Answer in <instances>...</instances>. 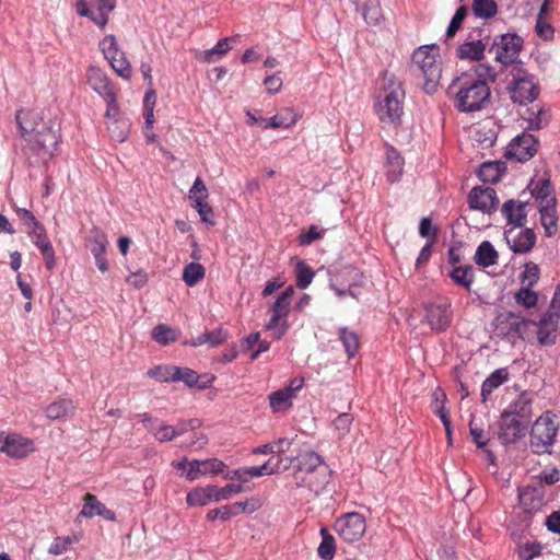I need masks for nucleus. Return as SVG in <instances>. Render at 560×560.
<instances>
[{
  "label": "nucleus",
  "mask_w": 560,
  "mask_h": 560,
  "mask_svg": "<svg viewBox=\"0 0 560 560\" xmlns=\"http://www.w3.org/2000/svg\"><path fill=\"white\" fill-rule=\"evenodd\" d=\"M405 90L401 80L395 74L385 72L380 80L375 112L380 121L388 126H397L404 115Z\"/></svg>",
  "instance_id": "nucleus-1"
},
{
  "label": "nucleus",
  "mask_w": 560,
  "mask_h": 560,
  "mask_svg": "<svg viewBox=\"0 0 560 560\" xmlns=\"http://www.w3.org/2000/svg\"><path fill=\"white\" fill-rule=\"evenodd\" d=\"M15 119L31 150L43 159L50 158L59 142L58 131L52 128H44L42 131L36 132L35 136H32L37 126V119H40L39 114L35 110H18Z\"/></svg>",
  "instance_id": "nucleus-2"
},
{
  "label": "nucleus",
  "mask_w": 560,
  "mask_h": 560,
  "mask_svg": "<svg viewBox=\"0 0 560 560\" xmlns=\"http://www.w3.org/2000/svg\"><path fill=\"white\" fill-rule=\"evenodd\" d=\"M448 90L455 92L456 107L464 113L480 110L490 101L488 83L480 79L459 75L454 79Z\"/></svg>",
  "instance_id": "nucleus-3"
},
{
  "label": "nucleus",
  "mask_w": 560,
  "mask_h": 560,
  "mask_svg": "<svg viewBox=\"0 0 560 560\" xmlns=\"http://www.w3.org/2000/svg\"><path fill=\"white\" fill-rule=\"evenodd\" d=\"M411 65L413 71L422 77L425 92L433 93L442 75L439 46L431 44L417 48L412 54Z\"/></svg>",
  "instance_id": "nucleus-4"
},
{
  "label": "nucleus",
  "mask_w": 560,
  "mask_h": 560,
  "mask_svg": "<svg viewBox=\"0 0 560 560\" xmlns=\"http://www.w3.org/2000/svg\"><path fill=\"white\" fill-rule=\"evenodd\" d=\"M557 425L549 413L540 416L533 424L530 432V446L535 453H548L555 441Z\"/></svg>",
  "instance_id": "nucleus-5"
},
{
  "label": "nucleus",
  "mask_w": 560,
  "mask_h": 560,
  "mask_svg": "<svg viewBox=\"0 0 560 560\" xmlns=\"http://www.w3.org/2000/svg\"><path fill=\"white\" fill-rule=\"evenodd\" d=\"M100 48L104 57L108 60L113 70L122 79H130L132 75L131 65L124 51L119 49L117 39L114 35H107L100 42Z\"/></svg>",
  "instance_id": "nucleus-6"
},
{
  "label": "nucleus",
  "mask_w": 560,
  "mask_h": 560,
  "mask_svg": "<svg viewBox=\"0 0 560 560\" xmlns=\"http://www.w3.org/2000/svg\"><path fill=\"white\" fill-rule=\"evenodd\" d=\"M523 47V39L516 34H502L494 38L490 51L494 59L502 65L513 63L520 55Z\"/></svg>",
  "instance_id": "nucleus-7"
},
{
  "label": "nucleus",
  "mask_w": 560,
  "mask_h": 560,
  "mask_svg": "<svg viewBox=\"0 0 560 560\" xmlns=\"http://www.w3.org/2000/svg\"><path fill=\"white\" fill-rule=\"evenodd\" d=\"M509 92L514 103L526 104L533 102L538 96V86L533 75L518 69L513 73L509 84Z\"/></svg>",
  "instance_id": "nucleus-8"
},
{
  "label": "nucleus",
  "mask_w": 560,
  "mask_h": 560,
  "mask_svg": "<svg viewBox=\"0 0 560 560\" xmlns=\"http://www.w3.org/2000/svg\"><path fill=\"white\" fill-rule=\"evenodd\" d=\"M89 85L104 98L107 104V115L116 110V93L107 74L97 67L91 66L86 72Z\"/></svg>",
  "instance_id": "nucleus-9"
},
{
  "label": "nucleus",
  "mask_w": 560,
  "mask_h": 560,
  "mask_svg": "<svg viewBox=\"0 0 560 560\" xmlns=\"http://www.w3.org/2000/svg\"><path fill=\"white\" fill-rule=\"evenodd\" d=\"M334 529L345 541H357L365 533V518L357 512L347 513L336 520Z\"/></svg>",
  "instance_id": "nucleus-10"
},
{
  "label": "nucleus",
  "mask_w": 560,
  "mask_h": 560,
  "mask_svg": "<svg viewBox=\"0 0 560 560\" xmlns=\"http://www.w3.org/2000/svg\"><path fill=\"white\" fill-rule=\"evenodd\" d=\"M330 474L328 467H322L314 472H293V486L296 489L307 491L308 493H320L329 482Z\"/></svg>",
  "instance_id": "nucleus-11"
},
{
  "label": "nucleus",
  "mask_w": 560,
  "mask_h": 560,
  "mask_svg": "<svg viewBox=\"0 0 560 560\" xmlns=\"http://www.w3.org/2000/svg\"><path fill=\"white\" fill-rule=\"evenodd\" d=\"M303 378H293L288 386L271 393L268 397L273 412H281L292 407L293 399L303 387Z\"/></svg>",
  "instance_id": "nucleus-12"
},
{
  "label": "nucleus",
  "mask_w": 560,
  "mask_h": 560,
  "mask_svg": "<svg viewBox=\"0 0 560 560\" xmlns=\"http://www.w3.org/2000/svg\"><path fill=\"white\" fill-rule=\"evenodd\" d=\"M261 506L260 500L257 498H250L242 502H235L232 504H228L221 506L219 509H213L208 512L207 518L209 521H214L217 518H221L222 521H226L233 516L240 515L241 513H254Z\"/></svg>",
  "instance_id": "nucleus-13"
},
{
  "label": "nucleus",
  "mask_w": 560,
  "mask_h": 560,
  "mask_svg": "<svg viewBox=\"0 0 560 560\" xmlns=\"http://www.w3.org/2000/svg\"><path fill=\"white\" fill-rule=\"evenodd\" d=\"M537 151V141L530 133H522L514 138L508 147L506 155L518 162L532 159Z\"/></svg>",
  "instance_id": "nucleus-14"
},
{
  "label": "nucleus",
  "mask_w": 560,
  "mask_h": 560,
  "mask_svg": "<svg viewBox=\"0 0 560 560\" xmlns=\"http://www.w3.org/2000/svg\"><path fill=\"white\" fill-rule=\"evenodd\" d=\"M468 202L471 209L491 213L497 210L499 199L491 187H475L470 190Z\"/></svg>",
  "instance_id": "nucleus-15"
},
{
  "label": "nucleus",
  "mask_w": 560,
  "mask_h": 560,
  "mask_svg": "<svg viewBox=\"0 0 560 560\" xmlns=\"http://www.w3.org/2000/svg\"><path fill=\"white\" fill-rule=\"evenodd\" d=\"M35 452L34 441L18 433L4 436V453L12 458H24Z\"/></svg>",
  "instance_id": "nucleus-16"
},
{
  "label": "nucleus",
  "mask_w": 560,
  "mask_h": 560,
  "mask_svg": "<svg viewBox=\"0 0 560 560\" xmlns=\"http://www.w3.org/2000/svg\"><path fill=\"white\" fill-rule=\"evenodd\" d=\"M425 320L434 331L445 330L452 322L450 304H431L427 307Z\"/></svg>",
  "instance_id": "nucleus-17"
},
{
  "label": "nucleus",
  "mask_w": 560,
  "mask_h": 560,
  "mask_svg": "<svg viewBox=\"0 0 560 560\" xmlns=\"http://www.w3.org/2000/svg\"><path fill=\"white\" fill-rule=\"evenodd\" d=\"M224 463L217 458L191 460L188 463L187 478L196 480L200 476L217 475L223 471Z\"/></svg>",
  "instance_id": "nucleus-18"
},
{
  "label": "nucleus",
  "mask_w": 560,
  "mask_h": 560,
  "mask_svg": "<svg viewBox=\"0 0 560 560\" xmlns=\"http://www.w3.org/2000/svg\"><path fill=\"white\" fill-rule=\"evenodd\" d=\"M105 117L107 130L112 139L117 142H124L130 131V121L127 118L119 116L117 105L116 110L112 112L110 116H108L106 113Z\"/></svg>",
  "instance_id": "nucleus-19"
},
{
  "label": "nucleus",
  "mask_w": 560,
  "mask_h": 560,
  "mask_svg": "<svg viewBox=\"0 0 560 560\" xmlns=\"http://www.w3.org/2000/svg\"><path fill=\"white\" fill-rule=\"evenodd\" d=\"M505 238L514 253H527L536 243V235L530 229L520 231L517 234L509 230L505 232Z\"/></svg>",
  "instance_id": "nucleus-20"
},
{
  "label": "nucleus",
  "mask_w": 560,
  "mask_h": 560,
  "mask_svg": "<svg viewBox=\"0 0 560 560\" xmlns=\"http://www.w3.org/2000/svg\"><path fill=\"white\" fill-rule=\"evenodd\" d=\"M28 235L32 238L33 244L40 250L46 267L48 269H52L55 267V250L46 235L44 226L36 231H31V234Z\"/></svg>",
  "instance_id": "nucleus-21"
},
{
  "label": "nucleus",
  "mask_w": 560,
  "mask_h": 560,
  "mask_svg": "<svg viewBox=\"0 0 560 560\" xmlns=\"http://www.w3.org/2000/svg\"><path fill=\"white\" fill-rule=\"evenodd\" d=\"M301 116L291 107L283 108L280 113L275 116L268 118L267 120H261V127L264 129L272 128H283L289 129L294 126Z\"/></svg>",
  "instance_id": "nucleus-22"
},
{
  "label": "nucleus",
  "mask_w": 560,
  "mask_h": 560,
  "mask_svg": "<svg viewBox=\"0 0 560 560\" xmlns=\"http://www.w3.org/2000/svg\"><path fill=\"white\" fill-rule=\"evenodd\" d=\"M524 427L518 419L509 415V412H503L502 415V423H501V439L504 443H511L516 441L523 435Z\"/></svg>",
  "instance_id": "nucleus-23"
},
{
  "label": "nucleus",
  "mask_w": 560,
  "mask_h": 560,
  "mask_svg": "<svg viewBox=\"0 0 560 560\" xmlns=\"http://www.w3.org/2000/svg\"><path fill=\"white\" fill-rule=\"evenodd\" d=\"M364 20L370 24H378L383 18L378 0H351Z\"/></svg>",
  "instance_id": "nucleus-24"
},
{
  "label": "nucleus",
  "mask_w": 560,
  "mask_h": 560,
  "mask_svg": "<svg viewBox=\"0 0 560 560\" xmlns=\"http://www.w3.org/2000/svg\"><path fill=\"white\" fill-rule=\"evenodd\" d=\"M526 202L509 200L502 207V212L509 224L522 226L526 219Z\"/></svg>",
  "instance_id": "nucleus-25"
},
{
  "label": "nucleus",
  "mask_w": 560,
  "mask_h": 560,
  "mask_svg": "<svg viewBox=\"0 0 560 560\" xmlns=\"http://www.w3.org/2000/svg\"><path fill=\"white\" fill-rule=\"evenodd\" d=\"M230 38L225 37L220 39L214 47L207 50L197 51L195 57L198 61L203 63H213L219 61L226 52L230 51Z\"/></svg>",
  "instance_id": "nucleus-26"
},
{
  "label": "nucleus",
  "mask_w": 560,
  "mask_h": 560,
  "mask_svg": "<svg viewBox=\"0 0 560 560\" xmlns=\"http://www.w3.org/2000/svg\"><path fill=\"white\" fill-rule=\"evenodd\" d=\"M537 340L542 346L553 345L557 340L558 323L542 317L535 323Z\"/></svg>",
  "instance_id": "nucleus-27"
},
{
  "label": "nucleus",
  "mask_w": 560,
  "mask_h": 560,
  "mask_svg": "<svg viewBox=\"0 0 560 560\" xmlns=\"http://www.w3.org/2000/svg\"><path fill=\"white\" fill-rule=\"evenodd\" d=\"M75 406L70 399H59L45 408V415L50 420H60L73 415Z\"/></svg>",
  "instance_id": "nucleus-28"
},
{
  "label": "nucleus",
  "mask_w": 560,
  "mask_h": 560,
  "mask_svg": "<svg viewBox=\"0 0 560 560\" xmlns=\"http://www.w3.org/2000/svg\"><path fill=\"white\" fill-rule=\"evenodd\" d=\"M404 160L394 149L388 148L386 151V176L390 183L398 182L402 175Z\"/></svg>",
  "instance_id": "nucleus-29"
},
{
  "label": "nucleus",
  "mask_w": 560,
  "mask_h": 560,
  "mask_svg": "<svg viewBox=\"0 0 560 560\" xmlns=\"http://www.w3.org/2000/svg\"><path fill=\"white\" fill-rule=\"evenodd\" d=\"M322 467H328L322 456L316 454L315 452L308 451L305 452L298 457V466L294 469V472H314L319 470Z\"/></svg>",
  "instance_id": "nucleus-30"
},
{
  "label": "nucleus",
  "mask_w": 560,
  "mask_h": 560,
  "mask_svg": "<svg viewBox=\"0 0 560 560\" xmlns=\"http://www.w3.org/2000/svg\"><path fill=\"white\" fill-rule=\"evenodd\" d=\"M283 459H277L275 462V457H270L265 464L260 466L248 467L250 478L261 477L265 475H275L280 474L288 470L291 467V463L288 462L282 464Z\"/></svg>",
  "instance_id": "nucleus-31"
},
{
  "label": "nucleus",
  "mask_w": 560,
  "mask_h": 560,
  "mask_svg": "<svg viewBox=\"0 0 560 560\" xmlns=\"http://www.w3.org/2000/svg\"><path fill=\"white\" fill-rule=\"evenodd\" d=\"M212 501L217 502L214 486L195 488L186 497V502L190 506H203Z\"/></svg>",
  "instance_id": "nucleus-32"
},
{
  "label": "nucleus",
  "mask_w": 560,
  "mask_h": 560,
  "mask_svg": "<svg viewBox=\"0 0 560 560\" xmlns=\"http://www.w3.org/2000/svg\"><path fill=\"white\" fill-rule=\"evenodd\" d=\"M509 372L506 369L501 368L492 372L482 383L481 396L483 401L492 394L494 389L508 382Z\"/></svg>",
  "instance_id": "nucleus-33"
},
{
  "label": "nucleus",
  "mask_w": 560,
  "mask_h": 560,
  "mask_svg": "<svg viewBox=\"0 0 560 560\" xmlns=\"http://www.w3.org/2000/svg\"><path fill=\"white\" fill-rule=\"evenodd\" d=\"M75 11L79 15L89 18L92 22L102 28L108 22V18L105 16L104 13L101 12L95 4L89 5L85 0H78L75 2Z\"/></svg>",
  "instance_id": "nucleus-34"
},
{
  "label": "nucleus",
  "mask_w": 560,
  "mask_h": 560,
  "mask_svg": "<svg viewBox=\"0 0 560 560\" xmlns=\"http://www.w3.org/2000/svg\"><path fill=\"white\" fill-rule=\"evenodd\" d=\"M475 261L482 267L493 266L498 261V252L490 242L485 241L476 250Z\"/></svg>",
  "instance_id": "nucleus-35"
},
{
  "label": "nucleus",
  "mask_w": 560,
  "mask_h": 560,
  "mask_svg": "<svg viewBox=\"0 0 560 560\" xmlns=\"http://www.w3.org/2000/svg\"><path fill=\"white\" fill-rule=\"evenodd\" d=\"M540 212V221L541 225L545 229L547 236H552L556 234L558 226V217L556 214V205L552 206H538Z\"/></svg>",
  "instance_id": "nucleus-36"
},
{
  "label": "nucleus",
  "mask_w": 560,
  "mask_h": 560,
  "mask_svg": "<svg viewBox=\"0 0 560 560\" xmlns=\"http://www.w3.org/2000/svg\"><path fill=\"white\" fill-rule=\"evenodd\" d=\"M450 277L457 284L470 291L475 280L474 268L471 266H458L450 271Z\"/></svg>",
  "instance_id": "nucleus-37"
},
{
  "label": "nucleus",
  "mask_w": 560,
  "mask_h": 560,
  "mask_svg": "<svg viewBox=\"0 0 560 560\" xmlns=\"http://www.w3.org/2000/svg\"><path fill=\"white\" fill-rule=\"evenodd\" d=\"M504 412H509V415L513 417L517 416L523 419H528L532 415V399L526 393H523Z\"/></svg>",
  "instance_id": "nucleus-38"
},
{
  "label": "nucleus",
  "mask_w": 560,
  "mask_h": 560,
  "mask_svg": "<svg viewBox=\"0 0 560 560\" xmlns=\"http://www.w3.org/2000/svg\"><path fill=\"white\" fill-rule=\"evenodd\" d=\"M322 542L317 548V555L323 560H331L336 553V542L334 536L326 527L320 528Z\"/></svg>",
  "instance_id": "nucleus-39"
},
{
  "label": "nucleus",
  "mask_w": 560,
  "mask_h": 560,
  "mask_svg": "<svg viewBox=\"0 0 560 560\" xmlns=\"http://www.w3.org/2000/svg\"><path fill=\"white\" fill-rule=\"evenodd\" d=\"M485 45L480 40L467 42L458 46L457 57L460 59L478 60L483 56Z\"/></svg>",
  "instance_id": "nucleus-40"
},
{
  "label": "nucleus",
  "mask_w": 560,
  "mask_h": 560,
  "mask_svg": "<svg viewBox=\"0 0 560 560\" xmlns=\"http://www.w3.org/2000/svg\"><path fill=\"white\" fill-rule=\"evenodd\" d=\"M206 275V270L199 262H189L184 267L183 281L188 287H195Z\"/></svg>",
  "instance_id": "nucleus-41"
},
{
  "label": "nucleus",
  "mask_w": 560,
  "mask_h": 560,
  "mask_svg": "<svg viewBox=\"0 0 560 560\" xmlns=\"http://www.w3.org/2000/svg\"><path fill=\"white\" fill-rule=\"evenodd\" d=\"M179 332L165 324L156 325L152 330V338L162 346L170 345L178 338Z\"/></svg>",
  "instance_id": "nucleus-42"
},
{
  "label": "nucleus",
  "mask_w": 560,
  "mask_h": 560,
  "mask_svg": "<svg viewBox=\"0 0 560 560\" xmlns=\"http://www.w3.org/2000/svg\"><path fill=\"white\" fill-rule=\"evenodd\" d=\"M501 175L502 167L498 162L483 163L478 171L479 178L486 183H495L501 178Z\"/></svg>",
  "instance_id": "nucleus-43"
},
{
  "label": "nucleus",
  "mask_w": 560,
  "mask_h": 560,
  "mask_svg": "<svg viewBox=\"0 0 560 560\" xmlns=\"http://www.w3.org/2000/svg\"><path fill=\"white\" fill-rule=\"evenodd\" d=\"M150 432L153 434V436L160 441V442H168L174 440L176 436H179L184 430L183 429H176L172 425H168L166 423H159L156 428L151 427Z\"/></svg>",
  "instance_id": "nucleus-44"
},
{
  "label": "nucleus",
  "mask_w": 560,
  "mask_h": 560,
  "mask_svg": "<svg viewBox=\"0 0 560 560\" xmlns=\"http://www.w3.org/2000/svg\"><path fill=\"white\" fill-rule=\"evenodd\" d=\"M472 12L477 18L491 19L498 12V5L493 0H474Z\"/></svg>",
  "instance_id": "nucleus-45"
},
{
  "label": "nucleus",
  "mask_w": 560,
  "mask_h": 560,
  "mask_svg": "<svg viewBox=\"0 0 560 560\" xmlns=\"http://www.w3.org/2000/svg\"><path fill=\"white\" fill-rule=\"evenodd\" d=\"M514 300L518 305L525 308H533L538 303V294L529 287H521L514 294Z\"/></svg>",
  "instance_id": "nucleus-46"
},
{
  "label": "nucleus",
  "mask_w": 560,
  "mask_h": 560,
  "mask_svg": "<svg viewBox=\"0 0 560 560\" xmlns=\"http://www.w3.org/2000/svg\"><path fill=\"white\" fill-rule=\"evenodd\" d=\"M175 373L178 371L174 365H159L148 371V375L159 382H175Z\"/></svg>",
  "instance_id": "nucleus-47"
},
{
  "label": "nucleus",
  "mask_w": 560,
  "mask_h": 560,
  "mask_svg": "<svg viewBox=\"0 0 560 560\" xmlns=\"http://www.w3.org/2000/svg\"><path fill=\"white\" fill-rule=\"evenodd\" d=\"M539 276V267L533 261L526 262L524 265V270L520 276L522 287H534L538 282Z\"/></svg>",
  "instance_id": "nucleus-48"
},
{
  "label": "nucleus",
  "mask_w": 560,
  "mask_h": 560,
  "mask_svg": "<svg viewBox=\"0 0 560 560\" xmlns=\"http://www.w3.org/2000/svg\"><path fill=\"white\" fill-rule=\"evenodd\" d=\"M78 536H65L56 537L48 548V552L54 556H60L65 553L72 544L78 542Z\"/></svg>",
  "instance_id": "nucleus-49"
},
{
  "label": "nucleus",
  "mask_w": 560,
  "mask_h": 560,
  "mask_svg": "<svg viewBox=\"0 0 560 560\" xmlns=\"http://www.w3.org/2000/svg\"><path fill=\"white\" fill-rule=\"evenodd\" d=\"M340 340L343 343L345 350L349 357H353L359 348L358 335L347 328L340 329Z\"/></svg>",
  "instance_id": "nucleus-50"
},
{
  "label": "nucleus",
  "mask_w": 560,
  "mask_h": 560,
  "mask_svg": "<svg viewBox=\"0 0 560 560\" xmlns=\"http://www.w3.org/2000/svg\"><path fill=\"white\" fill-rule=\"evenodd\" d=\"M105 505L97 500V498L93 494L88 493L85 495V503L80 512V515L83 517H93L100 515Z\"/></svg>",
  "instance_id": "nucleus-51"
},
{
  "label": "nucleus",
  "mask_w": 560,
  "mask_h": 560,
  "mask_svg": "<svg viewBox=\"0 0 560 560\" xmlns=\"http://www.w3.org/2000/svg\"><path fill=\"white\" fill-rule=\"evenodd\" d=\"M296 285L300 289H306L315 276L314 271L304 262L299 261L296 264Z\"/></svg>",
  "instance_id": "nucleus-52"
},
{
  "label": "nucleus",
  "mask_w": 560,
  "mask_h": 560,
  "mask_svg": "<svg viewBox=\"0 0 560 560\" xmlns=\"http://www.w3.org/2000/svg\"><path fill=\"white\" fill-rule=\"evenodd\" d=\"M535 197L538 201V206L556 205V200L552 195V188L548 180H542L539 188H535Z\"/></svg>",
  "instance_id": "nucleus-53"
},
{
  "label": "nucleus",
  "mask_w": 560,
  "mask_h": 560,
  "mask_svg": "<svg viewBox=\"0 0 560 560\" xmlns=\"http://www.w3.org/2000/svg\"><path fill=\"white\" fill-rule=\"evenodd\" d=\"M155 93L151 90L145 93L143 107H144V128L150 130L154 124V104Z\"/></svg>",
  "instance_id": "nucleus-54"
},
{
  "label": "nucleus",
  "mask_w": 560,
  "mask_h": 560,
  "mask_svg": "<svg viewBox=\"0 0 560 560\" xmlns=\"http://www.w3.org/2000/svg\"><path fill=\"white\" fill-rule=\"evenodd\" d=\"M462 75H467L474 79H480L487 83V81H494L495 71L494 69L486 63H479L474 68L472 71L463 73Z\"/></svg>",
  "instance_id": "nucleus-55"
},
{
  "label": "nucleus",
  "mask_w": 560,
  "mask_h": 560,
  "mask_svg": "<svg viewBox=\"0 0 560 560\" xmlns=\"http://www.w3.org/2000/svg\"><path fill=\"white\" fill-rule=\"evenodd\" d=\"M527 117L528 125L533 129H540L545 125H547L549 116L548 113L541 108H537L535 110L534 108L527 109Z\"/></svg>",
  "instance_id": "nucleus-56"
},
{
  "label": "nucleus",
  "mask_w": 560,
  "mask_h": 560,
  "mask_svg": "<svg viewBox=\"0 0 560 560\" xmlns=\"http://www.w3.org/2000/svg\"><path fill=\"white\" fill-rule=\"evenodd\" d=\"M16 215L21 220L22 224L26 228L27 233L31 234V231H36L43 225L37 221L34 214L24 208H16Z\"/></svg>",
  "instance_id": "nucleus-57"
},
{
  "label": "nucleus",
  "mask_w": 560,
  "mask_h": 560,
  "mask_svg": "<svg viewBox=\"0 0 560 560\" xmlns=\"http://www.w3.org/2000/svg\"><path fill=\"white\" fill-rule=\"evenodd\" d=\"M292 442L289 439H279L277 441L271 442L273 454L271 457H275V462L277 459H283L282 464L290 462L292 464L291 457H284V453H287L291 447Z\"/></svg>",
  "instance_id": "nucleus-58"
},
{
  "label": "nucleus",
  "mask_w": 560,
  "mask_h": 560,
  "mask_svg": "<svg viewBox=\"0 0 560 560\" xmlns=\"http://www.w3.org/2000/svg\"><path fill=\"white\" fill-rule=\"evenodd\" d=\"M548 320L559 323L560 320V285L553 292L548 311L542 315Z\"/></svg>",
  "instance_id": "nucleus-59"
},
{
  "label": "nucleus",
  "mask_w": 560,
  "mask_h": 560,
  "mask_svg": "<svg viewBox=\"0 0 560 560\" xmlns=\"http://www.w3.org/2000/svg\"><path fill=\"white\" fill-rule=\"evenodd\" d=\"M290 310V302L285 301L284 299H281L278 296L276 302L273 303L271 311V326L275 325L276 322H279L282 318H285L289 314Z\"/></svg>",
  "instance_id": "nucleus-60"
},
{
  "label": "nucleus",
  "mask_w": 560,
  "mask_h": 560,
  "mask_svg": "<svg viewBox=\"0 0 560 560\" xmlns=\"http://www.w3.org/2000/svg\"><path fill=\"white\" fill-rule=\"evenodd\" d=\"M208 198V189L200 177H197L189 189V199L194 201V203L198 201H206Z\"/></svg>",
  "instance_id": "nucleus-61"
},
{
  "label": "nucleus",
  "mask_w": 560,
  "mask_h": 560,
  "mask_svg": "<svg viewBox=\"0 0 560 560\" xmlns=\"http://www.w3.org/2000/svg\"><path fill=\"white\" fill-rule=\"evenodd\" d=\"M466 14H467V8L464 5L459 7L456 10L455 14L453 15V18L448 24L447 30H446L447 38L453 37L456 34V32L460 28Z\"/></svg>",
  "instance_id": "nucleus-62"
},
{
  "label": "nucleus",
  "mask_w": 560,
  "mask_h": 560,
  "mask_svg": "<svg viewBox=\"0 0 560 560\" xmlns=\"http://www.w3.org/2000/svg\"><path fill=\"white\" fill-rule=\"evenodd\" d=\"M243 490H244V488L241 485H235V483L226 485L223 488H219V487L214 486L217 502L223 501V500H229L233 495L243 492Z\"/></svg>",
  "instance_id": "nucleus-63"
},
{
  "label": "nucleus",
  "mask_w": 560,
  "mask_h": 560,
  "mask_svg": "<svg viewBox=\"0 0 560 560\" xmlns=\"http://www.w3.org/2000/svg\"><path fill=\"white\" fill-rule=\"evenodd\" d=\"M177 371H178V373H175L176 374L175 382L182 381L188 386H194L197 384L199 376L195 371H192L188 368H178V366H177Z\"/></svg>",
  "instance_id": "nucleus-64"
}]
</instances>
